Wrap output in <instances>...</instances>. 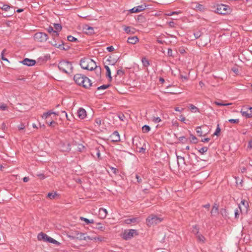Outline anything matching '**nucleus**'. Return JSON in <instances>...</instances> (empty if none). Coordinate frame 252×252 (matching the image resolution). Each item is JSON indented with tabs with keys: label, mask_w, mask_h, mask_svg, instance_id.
Segmentation results:
<instances>
[{
	"label": "nucleus",
	"mask_w": 252,
	"mask_h": 252,
	"mask_svg": "<svg viewBox=\"0 0 252 252\" xmlns=\"http://www.w3.org/2000/svg\"><path fill=\"white\" fill-rule=\"evenodd\" d=\"M74 80L76 84L85 88H89L92 84L89 78L81 74H75L74 76Z\"/></svg>",
	"instance_id": "obj_1"
},
{
	"label": "nucleus",
	"mask_w": 252,
	"mask_h": 252,
	"mask_svg": "<svg viewBox=\"0 0 252 252\" xmlns=\"http://www.w3.org/2000/svg\"><path fill=\"white\" fill-rule=\"evenodd\" d=\"M80 65L81 67L88 70H93L97 67L96 63L91 59L83 58L80 60Z\"/></svg>",
	"instance_id": "obj_2"
},
{
	"label": "nucleus",
	"mask_w": 252,
	"mask_h": 252,
	"mask_svg": "<svg viewBox=\"0 0 252 252\" xmlns=\"http://www.w3.org/2000/svg\"><path fill=\"white\" fill-rule=\"evenodd\" d=\"M58 67L61 71L65 73H69L73 68L71 63L64 60L59 62Z\"/></svg>",
	"instance_id": "obj_3"
},
{
	"label": "nucleus",
	"mask_w": 252,
	"mask_h": 252,
	"mask_svg": "<svg viewBox=\"0 0 252 252\" xmlns=\"http://www.w3.org/2000/svg\"><path fill=\"white\" fill-rule=\"evenodd\" d=\"M162 220L163 218H162L155 215H151L147 218L146 223L148 226H151L160 222Z\"/></svg>",
	"instance_id": "obj_4"
},
{
	"label": "nucleus",
	"mask_w": 252,
	"mask_h": 252,
	"mask_svg": "<svg viewBox=\"0 0 252 252\" xmlns=\"http://www.w3.org/2000/svg\"><path fill=\"white\" fill-rule=\"evenodd\" d=\"M214 11L217 13L225 15L229 12V6L225 4H218L215 8Z\"/></svg>",
	"instance_id": "obj_5"
},
{
	"label": "nucleus",
	"mask_w": 252,
	"mask_h": 252,
	"mask_svg": "<svg viewBox=\"0 0 252 252\" xmlns=\"http://www.w3.org/2000/svg\"><path fill=\"white\" fill-rule=\"evenodd\" d=\"M137 233L135 229H129L125 230L123 235L122 238L126 240L131 239L134 235H137Z\"/></svg>",
	"instance_id": "obj_6"
},
{
	"label": "nucleus",
	"mask_w": 252,
	"mask_h": 252,
	"mask_svg": "<svg viewBox=\"0 0 252 252\" xmlns=\"http://www.w3.org/2000/svg\"><path fill=\"white\" fill-rule=\"evenodd\" d=\"M48 38V35L45 33L37 32L34 35V39L38 42H45L47 41Z\"/></svg>",
	"instance_id": "obj_7"
},
{
	"label": "nucleus",
	"mask_w": 252,
	"mask_h": 252,
	"mask_svg": "<svg viewBox=\"0 0 252 252\" xmlns=\"http://www.w3.org/2000/svg\"><path fill=\"white\" fill-rule=\"evenodd\" d=\"M148 6V5L143 4L134 7L133 8L130 9L129 11L131 13H137L144 10Z\"/></svg>",
	"instance_id": "obj_8"
},
{
	"label": "nucleus",
	"mask_w": 252,
	"mask_h": 252,
	"mask_svg": "<svg viewBox=\"0 0 252 252\" xmlns=\"http://www.w3.org/2000/svg\"><path fill=\"white\" fill-rule=\"evenodd\" d=\"M110 139L112 142H117L120 141V136L117 131H115L110 136Z\"/></svg>",
	"instance_id": "obj_9"
},
{
	"label": "nucleus",
	"mask_w": 252,
	"mask_h": 252,
	"mask_svg": "<svg viewBox=\"0 0 252 252\" xmlns=\"http://www.w3.org/2000/svg\"><path fill=\"white\" fill-rule=\"evenodd\" d=\"M21 63L24 65H27V66H32L34 65L35 64L36 62L34 60L30 59H28V58H26V59H24L21 62Z\"/></svg>",
	"instance_id": "obj_10"
},
{
	"label": "nucleus",
	"mask_w": 252,
	"mask_h": 252,
	"mask_svg": "<svg viewBox=\"0 0 252 252\" xmlns=\"http://www.w3.org/2000/svg\"><path fill=\"white\" fill-rule=\"evenodd\" d=\"M77 116L80 119H84L87 116L86 110L83 108H80L77 111Z\"/></svg>",
	"instance_id": "obj_11"
},
{
	"label": "nucleus",
	"mask_w": 252,
	"mask_h": 252,
	"mask_svg": "<svg viewBox=\"0 0 252 252\" xmlns=\"http://www.w3.org/2000/svg\"><path fill=\"white\" fill-rule=\"evenodd\" d=\"M140 221V219L138 218H132L130 219H126L124 222L126 224H129L131 223H137Z\"/></svg>",
	"instance_id": "obj_12"
},
{
	"label": "nucleus",
	"mask_w": 252,
	"mask_h": 252,
	"mask_svg": "<svg viewBox=\"0 0 252 252\" xmlns=\"http://www.w3.org/2000/svg\"><path fill=\"white\" fill-rule=\"evenodd\" d=\"M99 216L101 219H104L106 217L107 215V211L106 209L101 208L99 209Z\"/></svg>",
	"instance_id": "obj_13"
},
{
	"label": "nucleus",
	"mask_w": 252,
	"mask_h": 252,
	"mask_svg": "<svg viewBox=\"0 0 252 252\" xmlns=\"http://www.w3.org/2000/svg\"><path fill=\"white\" fill-rule=\"evenodd\" d=\"M83 30L88 34H91L94 33V28L87 25L83 27Z\"/></svg>",
	"instance_id": "obj_14"
},
{
	"label": "nucleus",
	"mask_w": 252,
	"mask_h": 252,
	"mask_svg": "<svg viewBox=\"0 0 252 252\" xmlns=\"http://www.w3.org/2000/svg\"><path fill=\"white\" fill-rule=\"evenodd\" d=\"M239 204H240L241 207V205L243 206L244 208L242 209L243 211L247 212L249 207L248 202L245 199H242L241 201V203Z\"/></svg>",
	"instance_id": "obj_15"
},
{
	"label": "nucleus",
	"mask_w": 252,
	"mask_h": 252,
	"mask_svg": "<svg viewBox=\"0 0 252 252\" xmlns=\"http://www.w3.org/2000/svg\"><path fill=\"white\" fill-rule=\"evenodd\" d=\"M49 237V236H48L47 234L43 232H40L39 234H38L37 236V239L39 241L43 240L45 242H47Z\"/></svg>",
	"instance_id": "obj_16"
},
{
	"label": "nucleus",
	"mask_w": 252,
	"mask_h": 252,
	"mask_svg": "<svg viewBox=\"0 0 252 252\" xmlns=\"http://www.w3.org/2000/svg\"><path fill=\"white\" fill-rule=\"evenodd\" d=\"M139 41V39L136 36L129 37L127 38V42L131 44H135Z\"/></svg>",
	"instance_id": "obj_17"
},
{
	"label": "nucleus",
	"mask_w": 252,
	"mask_h": 252,
	"mask_svg": "<svg viewBox=\"0 0 252 252\" xmlns=\"http://www.w3.org/2000/svg\"><path fill=\"white\" fill-rule=\"evenodd\" d=\"M61 150L64 152H69L71 150V145L68 143L63 144L61 147Z\"/></svg>",
	"instance_id": "obj_18"
},
{
	"label": "nucleus",
	"mask_w": 252,
	"mask_h": 252,
	"mask_svg": "<svg viewBox=\"0 0 252 252\" xmlns=\"http://www.w3.org/2000/svg\"><path fill=\"white\" fill-rule=\"evenodd\" d=\"M243 211L242 207L240 206V204H239L238 208L235 210V218L238 219Z\"/></svg>",
	"instance_id": "obj_19"
},
{
	"label": "nucleus",
	"mask_w": 252,
	"mask_h": 252,
	"mask_svg": "<svg viewBox=\"0 0 252 252\" xmlns=\"http://www.w3.org/2000/svg\"><path fill=\"white\" fill-rule=\"evenodd\" d=\"M212 216H216L219 214V208L217 204H215L211 211Z\"/></svg>",
	"instance_id": "obj_20"
},
{
	"label": "nucleus",
	"mask_w": 252,
	"mask_h": 252,
	"mask_svg": "<svg viewBox=\"0 0 252 252\" xmlns=\"http://www.w3.org/2000/svg\"><path fill=\"white\" fill-rule=\"evenodd\" d=\"M245 109H242L241 111V113L243 116L247 118H251L252 117V113H250L248 112V110Z\"/></svg>",
	"instance_id": "obj_21"
},
{
	"label": "nucleus",
	"mask_w": 252,
	"mask_h": 252,
	"mask_svg": "<svg viewBox=\"0 0 252 252\" xmlns=\"http://www.w3.org/2000/svg\"><path fill=\"white\" fill-rule=\"evenodd\" d=\"M53 45L54 46L56 47L57 48H60V49H61L62 50H67L69 48V46L68 45L64 47V44L63 42L62 44H58L57 43H55V44H53Z\"/></svg>",
	"instance_id": "obj_22"
},
{
	"label": "nucleus",
	"mask_w": 252,
	"mask_h": 252,
	"mask_svg": "<svg viewBox=\"0 0 252 252\" xmlns=\"http://www.w3.org/2000/svg\"><path fill=\"white\" fill-rule=\"evenodd\" d=\"M177 159V164L178 165V166H180V162H182L183 164H185V158L183 157L178 156L176 155Z\"/></svg>",
	"instance_id": "obj_23"
},
{
	"label": "nucleus",
	"mask_w": 252,
	"mask_h": 252,
	"mask_svg": "<svg viewBox=\"0 0 252 252\" xmlns=\"http://www.w3.org/2000/svg\"><path fill=\"white\" fill-rule=\"evenodd\" d=\"M47 242H49L50 243H52V244H55V245H56L57 246H59L61 244V243L60 242H59L57 240L54 239L53 238H52L51 237H49V238L47 239Z\"/></svg>",
	"instance_id": "obj_24"
},
{
	"label": "nucleus",
	"mask_w": 252,
	"mask_h": 252,
	"mask_svg": "<svg viewBox=\"0 0 252 252\" xmlns=\"http://www.w3.org/2000/svg\"><path fill=\"white\" fill-rule=\"evenodd\" d=\"M105 68L106 70V76L109 78V80H112V77L111 74V70L109 67L107 65L105 66Z\"/></svg>",
	"instance_id": "obj_25"
},
{
	"label": "nucleus",
	"mask_w": 252,
	"mask_h": 252,
	"mask_svg": "<svg viewBox=\"0 0 252 252\" xmlns=\"http://www.w3.org/2000/svg\"><path fill=\"white\" fill-rule=\"evenodd\" d=\"M196 237L197 239V240L200 242L204 243L205 241V237L200 233H198L197 235H196Z\"/></svg>",
	"instance_id": "obj_26"
},
{
	"label": "nucleus",
	"mask_w": 252,
	"mask_h": 252,
	"mask_svg": "<svg viewBox=\"0 0 252 252\" xmlns=\"http://www.w3.org/2000/svg\"><path fill=\"white\" fill-rule=\"evenodd\" d=\"M80 220L84 221L87 224L94 223V220H89L83 217H81Z\"/></svg>",
	"instance_id": "obj_27"
},
{
	"label": "nucleus",
	"mask_w": 252,
	"mask_h": 252,
	"mask_svg": "<svg viewBox=\"0 0 252 252\" xmlns=\"http://www.w3.org/2000/svg\"><path fill=\"white\" fill-rule=\"evenodd\" d=\"M141 61L143 65L145 67H147L150 65L149 61L146 58H143Z\"/></svg>",
	"instance_id": "obj_28"
},
{
	"label": "nucleus",
	"mask_w": 252,
	"mask_h": 252,
	"mask_svg": "<svg viewBox=\"0 0 252 252\" xmlns=\"http://www.w3.org/2000/svg\"><path fill=\"white\" fill-rule=\"evenodd\" d=\"M190 111L193 113L199 112V110L198 108L193 104H190L189 106Z\"/></svg>",
	"instance_id": "obj_29"
},
{
	"label": "nucleus",
	"mask_w": 252,
	"mask_h": 252,
	"mask_svg": "<svg viewBox=\"0 0 252 252\" xmlns=\"http://www.w3.org/2000/svg\"><path fill=\"white\" fill-rule=\"evenodd\" d=\"M77 238L80 240H86L85 234L83 233H78L77 234Z\"/></svg>",
	"instance_id": "obj_30"
},
{
	"label": "nucleus",
	"mask_w": 252,
	"mask_h": 252,
	"mask_svg": "<svg viewBox=\"0 0 252 252\" xmlns=\"http://www.w3.org/2000/svg\"><path fill=\"white\" fill-rule=\"evenodd\" d=\"M0 8H1V9H2L4 11H7L9 9H10V6H9L7 4H0Z\"/></svg>",
	"instance_id": "obj_31"
},
{
	"label": "nucleus",
	"mask_w": 252,
	"mask_h": 252,
	"mask_svg": "<svg viewBox=\"0 0 252 252\" xmlns=\"http://www.w3.org/2000/svg\"><path fill=\"white\" fill-rule=\"evenodd\" d=\"M142 129L144 133H147L151 130V128L148 125H144L142 126Z\"/></svg>",
	"instance_id": "obj_32"
},
{
	"label": "nucleus",
	"mask_w": 252,
	"mask_h": 252,
	"mask_svg": "<svg viewBox=\"0 0 252 252\" xmlns=\"http://www.w3.org/2000/svg\"><path fill=\"white\" fill-rule=\"evenodd\" d=\"M57 195H58V194L56 192H49L47 194L48 197H49L51 199H54Z\"/></svg>",
	"instance_id": "obj_33"
},
{
	"label": "nucleus",
	"mask_w": 252,
	"mask_h": 252,
	"mask_svg": "<svg viewBox=\"0 0 252 252\" xmlns=\"http://www.w3.org/2000/svg\"><path fill=\"white\" fill-rule=\"evenodd\" d=\"M192 232L193 234H194L195 235H197L198 233H199V229L198 228V227L197 226V225H194L192 226Z\"/></svg>",
	"instance_id": "obj_34"
},
{
	"label": "nucleus",
	"mask_w": 252,
	"mask_h": 252,
	"mask_svg": "<svg viewBox=\"0 0 252 252\" xmlns=\"http://www.w3.org/2000/svg\"><path fill=\"white\" fill-rule=\"evenodd\" d=\"M51 110H50L46 113L43 114L42 118L43 119H47L51 115Z\"/></svg>",
	"instance_id": "obj_35"
},
{
	"label": "nucleus",
	"mask_w": 252,
	"mask_h": 252,
	"mask_svg": "<svg viewBox=\"0 0 252 252\" xmlns=\"http://www.w3.org/2000/svg\"><path fill=\"white\" fill-rule=\"evenodd\" d=\"M67 39L69 41H70V42H76V41H78L77 38H76V37H75L72 35L67 36Z\"/></svg>",
	"instance_id": "obj_36"
},
{
	"label": "nucleus",
	"mask_w": 252,
	"mask_h": 252,
	"mask_svg": "<svg viewBox=\"0 0 252 252\" xmlns=\"http://www.w3.org/2000/svg\"><path fill=\"white\" fill-rule=\"evenodd\" d=\"M47 30H48V32L50 33L53 32L56 35H57V36L59 35V33L57 31L54 30V28L52 27H48Z\"/></svg>",
	"instance_id": "obj_37"
},
{
	"label": "nucleus",
	"mask_w": 252,
	"mask_h": 252,
	"mask_svg": "<svg viewBox=\"0 0 252 252\" xmlns=\"http://www.w3.org/2000/svg\"><path fill=\"white\" fill-rule=\"evenodd\" d=\"M152 121L153 122L157 124V123H158L160 122L161 121V120L160 118L159 117H153L152 118Z\"/></svg>",
	"instance_id": "obj_38"
},
{
	"label": "nucleus",
	"mask_w": 252,
	"mask_h": 252,
	"mask_svg": "<svg viewBox=\"0 0 252 252\" xmlns=\"http://www.w3.org/2000/svg\"><path fill=\"white\" fill-rule=\"evenodd\" d=\"M96 224L97 225V226L96 227L97 229L100 231H104L105 230V227L102 226V224L100 223H96Z\"/></svg>",
	"instance_id": "obj_39"
},
{
	"label": "nucleus",
	"mask_w": 252,
	"mask_h": 252,
	"mask_svg": "<svg viewBox=\"0 0 252 252\" xmlns=\"http://www.w3.org/2000/svg\"><path fill=\"white\" fill-rule=\"evenodd\" d=\"M54 28L56 30L55 31H57L58 32L59 31H60L62 28L61 25L59 24H55Z\"/></svg>",
	"instance_id": "obj_40"
},
{
	"label": "nucleus",
	"mask_w": 252,
	"mask_h": 252,
	"mask_svg": "<svg viewBox=\"0 0 252 252\" xmlns=\"http://www.w3.org/2000/svg\"><path fill=\"white\" fill-rule=\"evenodd\" d=\"M190 142L193 143H196L197 142V139L192 134H190Z\"/></svg>",
	"instance_id": "obj_41"
},
{
	"label": "nucleus",
	"mask_w": 252,
	"mask_h": 252,
	"mask_svg": "<svg viewBox=\"0 0 252 252\" xmlns=\"http://www.w3.org/2000/svg\"><path fill=\"white\" fill-rule=\"evenodd\" d=\"M124 30L126 33H133L134 32L131 31L129 27H125Z\"/></svg>",
	"instance_id": "obj_42"
},
{
	"label": "nucleus",
	"mask_w": 252,
	"mask_h": 252,
	"mask_svg": "<svg viewBox=\"0 0 252 252\" xmlns=\"http://www.w3.org/2000/svg\"><path fill=\"white\" fill-rule=\"evenodd\" d=\"M110 85H103L101 86L97 87V89L98 90H105V89L108 88L110 87Z\"/></svg>",
	"instance_id": "obj_43"
},
{
	"label": "nucleus",
	"mask_w": 252,
	"mask_h": 252,
	"mask_svg": "<svg viewBox=\"0 0 252 252\" xmlns=\"http://www.w3.org/2000/svg\"><path fill=\"white\" fill-rule=\"evenodd\" d=\"M7 108V107L6 104L4 103H0V110L2 111H5L6 110Z\"/></svg>",
	"instance_id": "obj_44"
},
{
	"label": "nucleus",
	"mask_w": 252,
	"mask_h": 252,
	"mask_svg": "<svg viewBox=\"0 0 252 252\" xmlns=\"http://www.w3.org/2000/svg\"><path fill=\"white\" fill-rule=\"evenodd\" d=\"M214 103L218 106H228L231 104V103H223L218 101H215Z\"/></svg>",
	"instance_id": "obj_45"
},
{
	"label": "nucleus",
	"mask_w": 252,
	"mask_h": 252,
	"mask_svg": "<svg viewBox=\"0 0 252 252\" xmlns=\"http://www.w3.org/2000/svg\"><path fill=\"white\" fill-rule=\"evenodd\" d=\"M196 133L197 134V135L199 136H202V131L201 129V127L200 126H197L196 127Z\"/></svg>",
	"instance_id": "obj_46"
},
{
	"label": "nucleus",
	"mask_w": 252,
	"mask_h": 252,
	"mask_svg": "<svg viewBox=\"0 0 252 252\" xmlns=\"http://www.w3.org/2000/svg\"><path fill=\"white\" fill-rule=\"evenodd\" d=\"M208 150V148L206 147H202L200 150H199V152L202 154L206 153Z\"/></svg>",
	"instance_id": "obj_47"
},
{
	"label": "nucleus",
	"mask_w": 252,
	"mask_h": 252,
	"mask_svg": "<svg viewBox=\"0 0 252 252\" xmlns=\"http://www.w3.org/2000/svg\"><path fill=\"white\" fill-rule=\"evenodd\" d=\"M4 52H5V50H3L0 53V57H1V59L3 61H7V62H8V60L7 58H5L4 57Z\"/></svg>",
	"instance_id": "obj_48"
},
{
	"label": "nucleus",
	"mask_w": 252,
	"mask_h": 252,
	"mask_svg": "<svg viewBox=\"0 0 252 252\" xmlns=\"http://www.w3.org/2000/svg\"><path fill=\"white\" fill-rule=\"evenodd\" d=\"M125 74V71L122 69H119L117 71V75L122 76Z\"/></svg>",
	"instance_id": "obj_49"
},
{
	"label": "nucleus",
	"mask_w": 252,
	"mask_h": 252,
	"mask_svg": "<svg viewBox=\"0 0 252 252\" xmlns=\"http://www.w3.org/2000/svg\"><path fill=\"white\" fill-rule=\"evenodd\" d=\"M94 69L95 70V73H96V75L98 77H99L100 76V74H101V68H97V67Z\"/></svg>",
	"instance_id": "obj_50"
},
{
	"label": "nucleus",
	"mask_w": 252,
	"mask_h": 252,
	"mask_svg": "<svg viewBox=\"0 0 252 252\" xmlns=\"http://www.w3.org/2000/svg\"><path fill=\"white\" fill-rule=\"evenodd\" d=\"M220 126L219 124H218L217 127L214 133V135H218L219 134V133L220 132Z\"/></svg>",
	"instance_id": "obj_51"
},
{
	"label": "nucleus",
	"mask_w": 252,
	"mask_h": 252,
	"mask_svg": "<svg viewBox=\"0 0 252 252\" xmlns=\"http://www.w3.org/2000/svg\"><path fill=\"white\" fill-rule=\"evenodd\" d=\"M194 35L196 39L201 37V33L200 31H197L194 33Z\"/></svg>",
	"instance_id": "obj_52"
},
{
	"label": "nucleus",
	"mask_w": 252,
	"mask_h": 252,
	"mask_svg": "<svg viewBox=\"0 0 252 252\" xmlns=\"http://www.w3.org/2000/svg\"><path fill=\"white\" fill-rule=\"evenodd\" d=\"M180 13H181L180 11H173V12H171L168 13H167L166 15L167 16H170L173 15H175V14H179Z\"/></svg>",
	"instance_id": "obj_53"
},
{
	"label": "nucleus",
	"mask_w": 252,
	"mask_h": 252,
	"mask_svg": "<svg viewBox=\"0 0 252 252\" xmlns=\"http://www.w3.org/2000/svg\"><path fill=\"white\" fill-rule=\"evenodd\" d=\"M84 149V146L82 144H79L77 146V150L79 152H82Z\"/></svg>",
	"instance_id": "obj_54"
},
{
	"label": "nucleus",
	"mask_w": 252,
	"mask_h": 252,
	"mask_svg": "<svg viewBox=\"0 0 252 252\" xmlns=\"http://www.w3.org/2000/svg\"><path fill=\"white\" fill-rule=\"evenodd\" d=\"M95 123L97 126H99L101 124V120L99 118H96L95 120Z\"/></svg>",
	"instance_id": "obj_55"
},
{
	"label": "nucleus",
	"mask_w": 252,
	"mask_h": 252,
	"mask_svg": "<svg viewBox=\"0 0 252 252\" xmlns=\"http://www.w3.org/2000/svg\"><path fill=\"white\" fill-rule=\"evenodd\" d=\"M94 241H102L104 240V238L101 237H93Z\"/></svg>",
	"instance_id": "obj_56"
},
{
	"label": "nucleus",
	"mask_w": 252,
	"mask_h": 252,
	"mask_svg": "<svg viewBox=\"0 0 252 252\" xmlns=\"http://www.w3.org/2000/svg\"><path fill=\"white\" fill-rule=\"evenodd\" d=\"M25 128V125L23 123H21L18 126V128L19 130H23Z\"/></svg>",
	"instance_id": "obj_57"
},
{
	"label": "nucleus",
	"mask_w": 252,
	"mask_h": 252,
	"mask_svg": "<svg viewBox=\"0 0 252 252\" xmlns=\"http://www.w3.org/2000/svg\"><path fill=\"white\" fill-rule=\"evenodd\" d=\"M118 117L119 119L122 121H124L125 119H126L125 116L123 114L119 115Z\"/></svg>",
	"instance_id": "obj_58"
},
{
	"label": "nucleus",
	"mask_w": 252,
	"mask_h": 252,
	"mask_svg": "<svg viewBox=\"0 0 252 252\" xmlns=\"http://www.w3.org/2000/svg\"><path fill=\"white\" fill-rule=\"evenodd\" d=\"M228 122L231 123H238L239 122V120L237 119H229Z\"/></svg>",
	"instance_id": "obj_59"
},
{
	"label": "nucleus",
	"mask_w": 252,
	"mask_h": 252,
	"mask_svg": "<svg viewBox=\"0 0 252 252\" xmlns=\"http://www.w3.org/2000/svg\"><path fill=\"white\" fill-rule=\"evenodd\" d=\"M95 151H96V156L97 157V158H100V152L99 151V150L97 148L95 149Z\"/></svg>",
	"instance_id": "obj_60"
},
{
	"label": "nucleus",
	"mask_w": 252,
	"mask_h": 252,
	"mask_svg": "<svg viewBox=\"0 0 252 252\" xmlns=\"http://www.w3.org/2000/svg\"><path fill=\"white\" fill-rule=\"evenodd\" d=\"M106 49L108 52H112L114 50V48L113 47V46H110L107 47Z\"/></svg>",
	"instance_id": "obj_61"
},
{
	"label": "nucleus",
	"mask_w": 252,
	"mask_h": 252,
	"mask_svg": "<svg viewBox=\"0 0 252 252\" xmlns=\"http://www.w3.org/2000/svg\"><path fill=\"white\" fill-rule=\"evenodd\" d=\"M231 70L236 74H238L239 73V69L237 67H233Z\"/></svg>",
	"instance_id": "obj_62"
},
{
	"label": "nucleus",
	"mask_w": 252,
	"mask_h": 252,
	"mask_svg": "<svg viewBox=\"0 0 252 252\" xmlns=\"http://www.w3.org/2000/svg\"><path fill=\"white\" fill-rule=\"evenodd\" d=\"M167 54L168 56H173L172 54V50L170 48H169L167 51Z\"/></svg>",
	"instance_id": "obj_63"
},
{
	"label": "nucleus",
	"mask_w": 252,
	"mask_h": 252,
	"mask_svg": "<svg viewBox=\"0 0 252 252\" xmlns=\"http://www.w3.org/2000/svg\"><path fill=\"white\" fill-rule=\"evenodd\" d=\"M248 148L249 149H252V140L249 141Z\"/></svg>",
	"instance_id": "obj_64"
}]
</instances>
